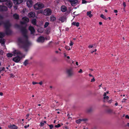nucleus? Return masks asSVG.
Here are the masks:
<instances>
[{"label": "nucleus", "instance_id": "obj_63", "mask_svg": "<svg viewBox=\"0 0 129 129\" xmlns=\"http://www.w3.org/2000/svg\"><path fill=\"white\" fill-rule=\"evenodd\" d=\"M105 12H108V10L106 9L105 10Z\"/></svg>", "mask_w": 129, "mask_h": 129}, {"label": "nucleus", "instance_id": "obj_21", "mask_svg": "<svg viewBox=\"0 0 129 129\" xmlns=\"http://www.w3.org/2000/svg\"><path fill=\"white\" fill-rule=\"evenodd\" d=\"M72 25L76 26L77 27H78L79 26V23L78 22H74L72 23Z\"/></svg>", "mask_w": 129, "mask_h": 129}, {"label": "nucleus", "instance_id": "obj_11", "mask_svg": "<svg viewBox=\"0 0 129 129\" xmlns=\"http://www.w3.org/2000/svg\"><path fill=\"white\" fill-rule=\"evenodd\" d=\"M8 10L7 7L5 6L0 5V11H6Z\"/></svg>", "mask_w": 129, "mask_h": 129}, {"label": "nucleus", "instance_id": "obj_13", "mask_svg": "<svg viewBox=\"0 0 129 129\" xmlns=\"http://www.w3.org/2000/svg\"><path fill=\"white\" fill-rule=\"evenodd\" d=\"M28 29L30 31L31 34H34L35 30L34 27L32 26H30L29 27Z\"/></svg>", "mask_w": 129, "mask_h": 129}, {"label": "nucleus", "instance_id": "obj_31", "mask_svg": "<svg viewBox=\"0 0 129 129\" xmlns=\"http://www.w3.org/2000/svg\"><path fill=\"white\" fill-rule=\"evenodd\" d=\"M100 17L105 20L107 19L106 16H104L103 14H101L100 16Z\"/></svg>", "mask_w": 129, "mask_h": 129}, {"label": "nucleus", "instance_id": "obj_53", "mask_svg": "<svg viewBox=\"0 0 129 129\" xmlns=\"http://www.w3.org/2000/svg\"><path fill=\"white\" fill-rule=\"evenodd\" d=\"M103 95L104 96H106V93L105 92L104 93V94Z\"/></svg>", "mask_w": 129, "mask_h": 129}, {"label": "nucleus", "instance_id": "obj_42", "mask_svg": "<svg viewBox=\"0 0 129 129\" xmlns=\"http://www.w3.org/2000/svg\"><path fill=\"white\" fill-rule=\"evenodd\" d=\"M8 0H0V2H6Z\"/></svg>", "mask_w": 129, "mask_h": 129}, {"label": "nucleus", "instance_id": "obj_54", "mask_svg": "<svg viewBox=\"0 0 129 129\" xmlns=\"http://www.w3.org/2000/svg\"><path fill=\"white\" fill-rule=\"evenodd\" d=\"M29 114H27L26 115V117H27L26 118V119H27V118L28 117V116H29Z\"/></svg>", "mask_w": 129, "mask_h": 129}, {"label": "nucleus", "instance_id": "obj_41", "mask_svg": "<svg viewBox=\"0 0 129 129\" xmlns=\"http://www.w3.org/2000/svg\"><path fill=\"white\" fill-rule=\"evenodd\" d=\"M44 125V123H43V122H41L40 123V126H43Z\"/></svg>", "mask_w": 129, "mask_h": 129}, {"label": "nucleus", "instance_id": "obj_24", "mask_svg": "<svg viewBox=\"0 0 129 129\" xmlns=\"http://www.w3.org/2000/svg\"><path fill=\"white\" fill-rule=\"evenodd\" d=\"M91 11H89L87 12V15L89 17L91 18L92 16V15L91 14Z\"/></svg>", "mask_w": 129, "mask_h": 129}, {"label": "nucleus", "instance_id": "obj_39", "mask_svg": "<svg viewBox=\"0 0 129 129\" xmlns=\"http://www.w3.org/2000/svg\"><path fill=\"white\" fill-rule=\"evenodd\" d=\"M48 125L50 127V129H52V128L53 126L52 124L49 125Z\"/></svg>", "mask_w": 129, "mask_h": 129}, {"label": "nucleus", "instance_id": "obj_14", "mask_svg": "<svg viewBox=\"0 0 129 129\" xmlns=\"http://www.w3.org/2000/svg\"><path fill=\"white\" fill-rule=\"evenodd\" d=\"M67 19L66 17L65 16H61L59 19V20L62 22H64L66 21Z\"/></svg>", "mask_w": 129, "mask_h": 129}, {"label": "nucleus", "instance_id": "obj_37", "mask_svg": "<svg viewBox=\"0 0 129 129\" xmlns=\"http://www.w3.org/2000/svg\"><path fill=\"white\" fill-rule=\"evenodd\" d=\"M60 126V124H58L57 125H56L55 126V127L56 128H58Z\"/></svg>", "mask_w": 129, "mask_h": 129}, {"label": "nucleus", "instance_id": "obj_64", "mask_svg": "<svg viewBox=\"0 0 129 129\" xmlns=\"http://www.w3.org/2000/svg\"><path fill=\"white\" fill-rule=\"evenodd\" d=\"M43 122V123H44H44H46V121H44Z\"/></svg>", "mask_w": 129, "mask_h": 129}, {"label": "nucleus", "instance_id": "obj_50", "mask_svg": "<svg viewBox=\"0 0 129 129\" xmlns=\"http://www.w3.org/2000/svg\"><path fill=\"white\" fill-rule=\"evenodd\" d=\"M125 117L126 118L129 119V116H128V115H126Z\"/></svg>", "mask_w": 129, "mask_h": 129}, {"label": "nucleus", "instance_id": "obj_61", "mask_svg": "<svg viewBox=\"0 0 129 129\" xmlns=\"http://www.w3.org/2000/svg\"><path fill=\"white\" fill-rule=\"evenodd\" d=\"M67 57L68 59H70V58L69 56H67Z\"/></svg>", "mask_w": 129, "mask_h": 129}, {"label": "nucleus", "instance_id": "obj_12", "mask_svg": "<svg viewBox=\"0 0 129 129\" xmlns=\"http://www.w3.org/2000/svg\"><path fill=\"white\" fill-rule=\"evenodd\" d=\"M8 126L9 128L11 129H17L18 128V127L15 124H10Z\"/></svg>", "mask_w": 129, "mask_h": 129}, {"label": "nucleus", "instance_id": "obj_22", "mask_svg": "<svg viewBox=\"0 0 129 129\" xmlns=\"http://www.w3.org/2000/svg\"><path fill=\"white\" fill-rule=\"evenodd\" d=\"M23 1V0H16V2H15V3H16V4L18 5L22 3Z\"/></svg>", "mask_w": 129, "mask_h": 129}, {"label": "nucleus", "instance_id": "obj_7", "mask_svg": "<svg viewBox=\"0 0 129 129\" xmlns=\"http://www.w3.org/2000/svg\"><path fill=\"white\" fill-rule=\"evenodd\" d=\"M35 16V13L34 12H31L28 14V16L30 18H34Z\"/></svg>", "mask_w": 129, "mask_h": 129}, {"label": "nucleus", "instance_id": "obj_23", "mask_svg": "<svg viewBox=\"0 0 129 129\" xmlns=\"http://www.w3.org/2000/svg\"><path fill=\"white\" fill-rule=\"evenodd\" d=\"M61 10L63 12H65L67 10V8L65 6H62L61 8Z\"/></svg>", "mask_w": 129, "mask_h": 129}, {"label": "nucleus", "instance_id": "obj_4", "mask_svg": "<svg viewBox=\"0 0 129 129\" xmlns=\"http://www.w3.org/2000/svg\"><path fill=\"white\" fill-rule=\"evenodd\" d=\"M44 5L43 4L41 3H38L34 5V7L36 10H38L43 8Z\"/></svg>", "mask_w": 129, "mask_h": 129}, {"label": "nucleus", "instance_id": "obj_47", "mask_svg": "<svg viewBox=\"0 0 129 129\" xmlns=\"http://www.w3.org/2000/svg\"><path fill=\"white\" fill-rule=\"evenodd\" d=\"M82 70L81 69H80V70L78 72L80 73L82 72Z\"/></svg>", "mask_w": 129, "mask_h": 129}, {"label": "nucleus", "instance_id": "obj_19", "mask_svg": "<svg viewBox=\"0 0 129 129\" xmlns=\"http://www.w3.org/2000/svg\"><path fill=\"white\" fill-rule=\"evenodd\" d=\"M56 18L54 16L52 15L50 17V21H54L56 20Z\"/></svg>", "mask_w": 129, "mask_h": 129}, {"label": "nucleus", "instance_id": "obj_15", "mask_svg": "<svg viewBox=\"0 0 129 129\" xmlns=\"http://www.w3.org/2000/svg\"><path fill=\"white\" fill-rule=\"evenodd\" d=\"M106 112L108 114H115V112H113V110L110 109H108L106 111Z\"/></svg>", "mask_w": 129, "mask_h": 129}, {"label": "nucleus", "instance_id": "obj_6", "mask_svg": "<svg viewBox=\"0 0 129 129\" xmlns=\"http://www.w3.org/2000/svg\"><path fill=\"white\" fill-rule=\"evenodd\" d=\"M6 5L9 8H11L13 5L12 2L9 0L7 1L6 3Z\"/></svg>", "mask_w": 129, "mask_h": 129}, {"label": "nucleus", "instance_id": "obj_46", "mask_svg": "<svg viewBox=\"0 0 129 129\" xmlns=\"http://www.w3.org/2000/svg\"><path fill=\"white\" fill-rule=\"evenodd\" d=\"M20 23L21 24H25V22L24 21L23 22L21 21V22Z\"/></svg>", "mask_w": 129, "mask_h": 129}, {"label": "nucleus", "instance_id": "obj_38", "mask_svg": "<svg viewBox=\"0 0 129 129\" xmlns=\"http://www.w3.org/2000/svg\"><path fill=\"white\" fill-rule=\"evenodd\" d=\"M87 3V2L85 0H82V3L85 4Z\"/></svg>", "mask_w": 129, "mask_h": 129}, {"label": "nucleus", "instance_id": "obj_20", "mask_svg": "<svg viewBox=\"0 0 129 129\" xmlns=\"http://www.w3.org/2000/svg\"><path fill=\"white\" fill-rule=\"evenodd\" d=\"M32 23L34 25H36V19H34L32 20Z\"/></svg>", "mask_w": 129, "mask_h": 129}, {"label": "nucleus", "instance_id": "obj_25", "mask_svg": "<svg viewBox=\"0 0 129 129\" xmlns=\"http://www.w3.org/2000/svg\"><path fill=\"white\" fill-rule=\"evenodd\" d=\"M5 41L4 39H0V43L2 44H4Z\"/></svg>", "mask_w": 129, "mask_h": 129}, {"label": "nucleus", "instance_id": "obj_17", "mask_svg": "<svg viewBox=\"0 0 129 129\" xmlns=\"http://www.w3.org/2000/svg\"><path fill=\"white\" fill-rule=\"evenodd\" d=\"M13 17L14 19L16 20H18L19 18V15L16 13H15L13 15Z\"/></svg>", "mask_w": 129, "mask_h": 129}, {"label": "nucleus", "instance_id": "obj_36", "mask_svg": "<svg viewBox=\"0 0 129 129\" xmlns=\"http://www.w3.org/2000/svg\"><path fill=\"white\" fill-rule=\"evenodd\" d=\"M109 97L108 96H104V99H106L107 100H109Z\"/></svg>", "mask_w": 129, "mask_h": 129}, {"label": "nucleus", "instance_id": "obj_30", "mask_svg": "<svg viewBox=\"0 0 129 129\" xmlns=\"http://www.w3.org/2000/svg\"><path fill=\"white\" fill-rule=\"evenodd\" d=\"M13 55V54L11 53H8L7 54V56L8 57H11Z\"/></svg>", "mask_w": 129, "mask_h": 129}, {"label": "nucleus", "instance_id": "obj_40", "mask_svg": "<svg viewBox=\"0 0 129 129\" xmlns=\"http://www.w3.org/2000/svg\"><path fill=\"white\" fill-rule=\"evenodd\" d=\"M70 46H72L73 44V43L71 41H70Z\"/></svg>", "mask_w": 129, "mask_h": 129}, {"label": "nucleus", "instance_id": "obj_16", "mask_svg": "<svg viewBox=\"0 0 129 129\" xmlns=\"http://www.w3.org/2000/svg\"><path fill=\"white\" fill-rule=\"evenodd\" d=\"M22 19L25 22L28 23L29 21V18L27 17H22Z\"/></svg>", "mask_w": 129, "mask_h": 129}, {"label": "nucleus", "instance_id": "obj_27", "mask_svg": "<svg viewBox=\"0 0 129 129\" xmlns=\"http://www.w3.org/2000/svg\"><path fill=\"white\" fill-rule=\"evenodd\" d=\"M93 110L92 108H90L87 110V112L88 113H90L92 112Z\"/></svg>", "mask_w": 129, "mask_h": 129}, {"label": "nucleus", "instance_id": "obj_60", "mask_svg": "<svg viewBox=\"0 0 129 129\" xmlns=\"http://www.w3.org/2000/svg\"><path fill=\"white\" fill-rule=\"evenodd\" d=\"M64 57H67V55L65 53H64Z\"/></svg>", "mask_w": 129, "mask_h": 129}, {"label": "nucleus", "instance_id": "obj_29", "mask_svg": "<svg viewBox=\"0 0 129 129\" xmlns=\"http://www.w3.org/2000/svg\"><path fill=\"white\" fill-rule=\"evenodd\" d=\"M49 24V22H46L44 25V28H46V27Z\"/></svg>", "mask_w": 129, "mask_h": 129}, {"label": "nucleus", "instance_id": "obj_35", "mask_svg": "<svg viewBox=\"0 0 129 129\" xmlns=\"http://www.w3.org/2000/svg\"><path fill=\"white\" fill-rule=\"evenodd\" d=\"M87 119H86V118L81 119V121H83L85 122V121H87Z\"/></svg>", "mask_w": 129, "mask_h": 129}, {"label": "nucleus", "instance_id": "obj_49", "mask_svg": "<svg viewBox=\"0 0 129 129\" xmlns=\"http://www.w3.org/2000/svg\"><path fill=\"white\" fill-rule=\"evenodd\" d=\"M15 26H16L17 27H20L19 25L17 24H16L15 25Z\"/></svg>", "mask_w": 129, "mask_h": 129}, {"label": "nucleus", "instance_id": "obj_26", "mask_svg": "<svg viewBox=\"0 0 129 129\" xmlns=\"http://www.w3.org/2000/svg\"><path fill=\"white\" fill-rule=\"evenodd\" d=\"M5 34L3 33L0 32V38H2L4 37Z\"/></svg>", "mask_w": 129, "mask_h": 129}, {"label": "nucleus", "instance_id": "obj_52", "mask_svg": "<svg viewBox=\"0 0 129 129\" xmlns=\"http://www.w3.org/2000/svg\"><path fill=\"white\" fill-rule=\"evenodd\" d=\"M42 83H43L42 82V81L39 83H38V84H39L40 85H42Z\"/></svg>", "mask_w": 129, "mask_h": 129}, {"label": "nucleus", "instance_id": "obj_2", "mask_svg": "<svg viewBox=\"0 0 129 129\" xmlns=\"http://www.w3.org/2000/svg\"><path fill=\"white\" fill-rule=\"evenodd\" d=\"M4 19L3 16L0 14V20ZM3 24L5 29V33L6 35H10L12 33V31L10 29L12 26V24L9 20H6L5 22L2 20H0V26Z\"/></svg>", "mask_w": 129, "mask_h": 129}, {"label": "nucleus", "instance_id": "obj_5", "mask_svg": "<svg viewBox=\"0 0 129 129\" xmlns=\"http://www.w3.org/2000/svg\"><path fill=\"white\" fill-rule=\"evenodd\" d=\"M52 13L51 10L49 8H47L44 10L43 14L46 16H49Z\"/></svg>", "mask_w": 129, "mask_h": 129}, {"label": "nucleus", "instance_id": "obj_56", "mask_svg": "<svg viewBox=\"0 0 129 129\" xmlns=\"http://www.w3.org/2000/svg\"><path fill=\"white\" fill-rule=\"evenodd\" d=\"M3 93L2 92H0V95L1 96H2L3 95Z\"/></svg>", "mask_w": 129, "mask_h": 129}, {"label": "nucleus", "instance_id": "obj_9", "mask_svg": "<svg viewBox=\"0 0 129 129\" xmlns=\"http://www.w3.org/2000/svg\"><path fill=\"white\" fill-rule=\"evenodd\" d=\"M26 4L28 7H31L33 5V2L31 0H29L27 1Z\"/></svg>", "mask_w": 129, "mask_h": 129}, {"label": "nucleus", "instance_id": "obj_43", "mask_svg": "<svg viewBox=\"0 0 129 129\" xmlns=\"http://www.w3.org/2000/svg\"><path fill=\"white\" fill-rule=\"evenodd\" d=\"M126 100V99H123L122 101V102H125Z\"/></svg>", "mask_w": 129, "mask_h": 129}, {"label": "nucleus", "instance_id": "obj_44", "mask_svg": "<svg viewBox=\"0 0 129 129\" xmlns=\"http://www.w3.org/2000/svg\"><path fill=\"white\" fill-rule=\"evenodd\" d=\"M123 6L124 7H125L126 6V5L125 2H123Z\"/></svg>", "mask_w": 129, "mask_h": 129}, {"label": "nucleus", "instance_id": "obj_28", "mask_svg": "<svg viewBox=\"0 0 129 129\" xmlns=\"http://www.w3.org/2000/svg\"><path fill=\"white\" fill-rule=\"evenodd\" d=\"M28 60L27 59L23 63V64L26 66L28 63Z\"/></svg>", "mask_w": 129, "mask_h": 129}, {"label": "nucleus", "instance_id": "obj_18", "mask_svg": "<svg viewBox=\"0 0 129 129\" xmlns=\"http://www.w3.org/2000/svg\"><path fill=\"white\" fill-rule=\"evenodd\" d=\"M70 2L72 5H75L78 3V0H70Z\"/></svg>", "mask_w": 129, "mask_h": 129}, {"label": "nucleus", "instance_id": "obj_10", "mask_svg": "<svg viewBox=\"0 0 129 129\" xmlns=\"http://www.w3.org/2000/svg\"><path fill=\"white\" fill-rule=\"evenodd\" d=\"M67 73L68 76H72L73 74L72 70L71 69H69L67 70Z\"/></svg>", "mask_w": 129, "mask_h": 129}, {"label": "nucleus", "instance_id": "obj_8", "mask_svg": "<svg viewBox=\"0 0 129 129\" xmlns=\"http://www.w3.org/2000/svg\"><path fill=\"white\" fill-rule=\"evenodd\" d=\"M45 40L44 37L43 36H40L38 39L37 40V41L39 42H43Z\"/></svg>", "mask_w": 129, "mask_h": 129}, {"label": "nucleus", "instance_id": "obj_3", "mask_svg": "<svg viewBox=\"0 0 129 129\" xmlns=\"http://www.w3.org/2000/svg\"><path fill=\"white\" fill-rule=\"evenodd\" d=\"M13 56H17L13 58V60L15 62L18 63L22 58V54L21 52L18 50H15L13 52Z\"/></svg>", "mask_w": 129, "mask_h": 129}, {"label": "nucleus", "instance_id": "obj_58", "mask_svg": "<svg viewBox=\"0 0 129 129\" xmlns=\"http://www.w3.org/2000/svg\"><path fill=\"white\" fill-rule=\"evenodd\" d=\"M76 65L77 66H78V62L77 61H76Z\"/></svg>", "mask_w": 129, "mask_h": 129}, {"label": "nucleus", "instance_id": "obj_45", "mask_svg": "<svg viewBox=\"0 0 129 129\" xmlns=\"http://www.w3.org/2000/svg\"><path fill=\"white\" fill-rule=\"evenodd\" d=\"M32 83L33 84H38V83L37 82H35V81H33L32 82Z\"/></svg>", "mask_w": 129, "mask_h": 129}, {"label": "nucleus", "instance_id": "obj_59", "mask_svg": "<svg viewBox=\"0 0 129 129\" xmlns=\"http://www.w3.org/2000/svg\"><path fill=\"white\" fill-rule=\"evenodd\" d=\"M118 105V103L117 102H116V103H115V106H117Z\"/></svg>", "mask_w": 129, "mask_h": 129}, {"label": "nucleus", "instance_id": "obj_51", "mask_svg": "<svg viewBox=\"0 0 129 129\" xmlns=\"http://www.w3.org/2000/svg\"><path fill=\"white\" fill-rule=\"evenodd\" d=\"M112 100H109L108 101V102L109 103H111L112 102Z\"/></svg>", "mask_w": 129, "mask_h": 129}, {"label": "nucleus", "instance_id": "obj_33", "mask_svg": "<svg viewBox=\"0 0 129 129\" xmlns=\"http://www.w3.org/2000/svg\"><path fill=\"white\" fill-rule=\"evenodd\" d=\"M89 75L90 77H92V78L91 79V81H95V79L92 75L90 74H89Z\"/></svg>", "mask_w": 129, "mask_h": 129}, {"label": "nucleus", "instance_id": "obj_34", "mask_svg": "<svg viewBox=\"0 0 129 129\" xmlns=\"http://www.w3.org/2000/svg\"><path fill=\"white\" fill-rule=\"evenodd\" d=\"M65 48L67 50H70V47L68 46H66Z\"/></svg>", "mask_w": 129, "mask_h": 129}, {"label": "nucleus", "instance_id": "obj_32", "mask_svg": "<svg viewBox=\"0 0 129 129\" xmlns=\"http://www.w3.org/2000/svg\"><path fill=\"white\" fill-rule=\"evenodd\" d=\"M81 119H79L76 120V122L77 124H80L81 123Z\"/></svg>", "mask_w": 129, "mask_h": 129}, {"label": "nucleus", "instance_id": "obj_55", "mask_svg": "<svg viewBox=\"0 0 129 129\" xmlns=\"http://www.w3.org/2000/svg\"><path fill=\"white\" fill-rule=\"evenodd\" d=\"M114 12L115 13H117V12L118 11H117V10H115L114 11Z\"/></svg>", "mask_w": 129, "mask_h": 129}, {"label": "nucleus", "instance_id": "obj_48", "mask_svg": "<svg viewBox=\"0 0 129 129\" xmlns=\"http://www.w3.org/2000/svg\"><path fill=\"white\" fill-rule=\"evenodd\" d=\"M93 47V46L92 45H90L88 46V47L89 48H92Z\"/></svg>", "mask_w": 129, "mask_h": 129}, {"label": "nucleus", "instance_id": "obj_62", "mask_svg": "<svg viewBox=\"0 0 129 129\" xmlns=\"http://www.w3.org/2000/svg\"><path fill=\"white\" fill-rule=\"evenodd\" d=\"M127 126L128 127H129V123H127Z\"/></svg>", "mask_w": 129, "mask_h": 129}, {"label": "nucleus", "instance_id": "obj_1", "mask_svg": "<svg viewBox=\"0 0 129 129\" xmlns=\"http://www.w3.org/2000/svg\"><path fill=\"white\" fill-rule=\"evenodd\" d=\"M21 31L23 36L25 39L22 38H18V45L20 48L23 49L26 52L28 50V48L30 45V43L28 40V37L27 35V31L26 29V26L22 27L21 28Z\"/></svg>", "mask_w": 129, "mask_h": 129}, {"label": "nucleus", "instance_id": "obj_57", "mask_svg": "<svg viewBox=\"0 0 129 129\" xmlns=\"http://www.w3.org/2000/svg\"><path fill=\"white\" fill-rule=\"evenodd\" d=\"M99 25H101L102 24V22H100L99 23Z\"/></svg>", "mask_w": 129, "mask_h": 129}]
</instances>
